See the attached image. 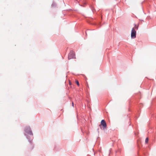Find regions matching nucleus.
<instances>
[{
    "label": "nucleus",
    "instance_id": "1",
    "mask_svg": "<svg viewBox=\"0 0 156 156\" xmlns=\"http://www.w3.org/2000/svg\"><path fill=\"white\" fill-rule=\"evenodd\" d=\"M136 31L134 28L132 29L131 33V37L132 38H134L136 37Z\"/></svg>",
    "mask_w": 156,
    "mask_h": 156
},
{
    "label": "nucleus",
    "instance_id": "2",
    "mask_svg": "<svg viewBox=\"0 0 156 156\" xmlns=\"http://www.w3.org/2000/svg\"><path fill=\"white\" fill-rule=\"evenodd\" d=\"M75 54L74 52L73 51H70L69 53L68 56V58L69 59H70L72 58H75Z\"/></svg>",
    "mask_w": 156,
    "mask_h": 156
},
{
    "label": "nucleus",
    "instance_id": "3",
    "mask_svg": "<svg viewBox=\"0 0 156 156\" xmlns=\"http://www.w3.org/2000/svg\"><path fill=\"white\" fill-rule=\"evenodd\" d=\"M101 125L103 126V129H105L106 127V123L105 121L103 119L101 121V124L99 125V126L101 127Z\"/></svg>",
    "mask_w": 156,
    "mask_h": 156
},
{
    "label": "nucleus",
    "instance_id": "4",
    "mask_svg": "<svg viewBox=\"0 0 156 156\" xmlns=\"http://www.w3.org/2000/svg\"><path fill=\"white\" fill-rule=\"evenodd\" d=\"M25 131L30 135L32 134V131L30 130L29 127L27 128V129L25 130Z\"/></svg>",
    "mask_w": 156,
    "mask_h": 156
},
{
    "label": "nucleus",
    "instance_id": "5",
    "mask_svg": "<svg viewBox=\"0 0 156 156\" xmlns=\"http://www.w3.org/2000/svg\"><path fill=\"white\" fill-rule=\"evenodd\" d=\"M148 139L147 137L145 139V143H148Z\"/></svg>",
    "mask_w": 156,
    "mask_h": 156
},
{
    "label": "nucleus",
    "instance_id": "6",
    "mask_svg": "<svg viewBox=\"0 0 156 156\" xmlns=\"http://www.w3.org/2000/svg\"><path fill=\"white\" fill-rule=\"evenodd\" d=\"M76 83L78 86H79L80 84H79V82L78 80H76Z\"/></svg>",
    "mask_w": 156,
    "mask_h": 156
},
{
    "label": "nucleus",
    "instance_id": "7",
    "mask_svg": "<svg viewBox=\"0 0 156 156\" xmlns=\"http://www.w3.org/2000/svg\"><path fill=\"white\" fill-rule=\"evenodd\" d=\"M135 29H138V26H136V25H135Z\"/></svg>",
    "mask_w": 156,
    "mask_h": 156
},
{
    "label": "nucleus",
    "instance_id": "8",
    "mask_svg": "<svg viewBox=\"0 0 156 156\" xmlns=\"http://www.w3.org/2000/svg\"><path fill=\"white\" fill-rule=\"evenodd\" d=\"M72 106L73 107H74V103L73 102L72 103Z\"/></svg>",
    "mask_w": 156,
    "mask_h": 156
}]
</instances>
